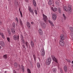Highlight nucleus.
<instances>
[{
	"mask_svg": "<svg viewBox=\"0 0 73 73\" xmlns=\"http://www.w3.org/2000/svg\"><path fill=\"white\" fill-rule=\"evenodd\" d=\"M68 9L67 7H65L63 8V9L64 11H66V12H68V11L69 13H72V8H71V6L69 5L68 6Z\"/></svg>",
	"mask_w": 73,
	"mask_h": 73,
	"instance_id": "f257e3e1",
	"label": "nucleus"
},
{
	"mask_svg": "<svg viewBox=\"0 0 73 73\" xmlns=\"http://www.w3.org/2000/svg\"><path fill=\"white\" fill-rule=\"evenodd\" d=\"M51 61L52 59H51V58H48L46 61V63L47 65H49L50 64V62H51Z\"/></svg>",
	"mask_w": 73,
	"mask_h": 73,
	"instance_id": "f03ea898",
	"label": "nucleus"
},
{
	"mask_svg": "<svg viewBox=\"0 0 73 73\" xmlns=\"http://www.w3.org/2000/svg\"><path fill=\"white\" fill-rule=\"evenodd\" d=\"M28 8L30 12L31 13L32 15L33 16H34V11H33V10L32 9V8H31V7L29 6Z\"/></svg>",
	"mask_w": 73,
	"mask_h": 73,
	"instance_id": "7ed1b4c3",
	"label": "nucleus"
},
{
	"mask_svg": "<svg viewBox=\"0 0 73 73\" xmlns=\"http://www.w3.org/2000/svg\"><path fill=\"white\" fill-rule=\"evenodd\" d=\"M52 58L53 61H55V62L56 63H58L57 62V59H56V57L54 56L53 55H52L51 56Z\"/></svg>",
	"mask_w": 73,
	"mask_h": 73,
	"instance_id": "20e7f679",
	"label": "nucleus"
},
{
	"mask_svg": "<svg viewBox=\"0 0 73 73\" xmlns=\"http://www.w3.org/2000/svg\"><path fill=\"white\" fill-rule=\"evenodd\" d=\"M59 43L60 45L61 46H64L65 43H64V41L63 40H60Z\"/></svg>",
	"mask_w": 73,
	"mask_h": 73,
	"instance_id": "39448f33",
	"label": "nucleus"
},
{
	"mask_svg": "<svg viewBox=\"0 0 73 73\" xmlns=\"http://www.w3.org/2000/svg\"><path fill=\"white\" fill-rule=\"evenodd\" d=\"M41 55L43 57L45 56V51L44 50V49L43 48L41 49Z\"/></svg>",
	"mask_w": 73,
	"mask_h": 73,
	"instance_id": "423d86ee",
	"label": "nucleus"
},
{
	"mask_svg": "<svg viewBox=\"0 0 73 73\" xmlns=\"http://www.w3.org/2000/svg\"><path fill=\"white\" fill-rule=\"evenodd\" d=\"M43 20L45 22L46 21V20H47V16L45 15H44V14H43Z\"/></svg>",
	"mask_w": 73,
	"mask_h": 73,
	"instance_id": "0eeeda50",
	"label": "nucleus"
},
{
	"mask_svg": "<svg viewBox=\"0 0 73 73\" xmlns=\"http://www.w3.org/2000/svg\"><path fill=\"white\" fill-rule=\"evenodd\" d=\"M30 45L31 46V48H34V46H35V45L34 44V42L33 41H31L30 42Z\"/></svg>",
	"mask_w": 73,
	"mask_h": 73,
	"instance_id": "6e6552de",
	"label": "nucleus"
},
{
	"mask_svg": "<svg viewBox=\"0 0 73 73\" xmlns=\"http://www.w3.org/2000/svg\"><path fill=\"white\" fill-rule=\"evenodd\" d=\"M52 18L53 20H54L55 21V20H56V18H57V16H56V15L55 14H54L53 15Z\"/></svg>",
	"mask_w": 73,
	"mask_h": 73,
	"instance_id": "1a4fd4ad",
	"label": "nucleus"
},
{
	"mask_svg": "<svg viewBox=\"0 0 73 73\" xmlns=\"http://www.w3.org/2000/svg\"><path fill=\"white\" fill-rule=\"evenodd\" d=\"M27 25L28 28H31V25L29 22H27Z\"/></svg>",
	"mask_w": 73,
	"mask_h": 73,
	"instance_id": "9d476101",
	"label": "nucleus"
},
{
	"mask_svg": "<svg viewBox=\"0 0 73 73\" xmlns=\"http://www.w3.org/2000/svg\"><path fill=\"white\" fill-rule=\"evenodd\" d=\"M0 44L1 45V46H2L4 47V46H5V44H4V42L3 41H0Z\"/></svg>",
	"mask_w": 73,
	"mask_h": 73,
	"instance_id": "9b49d317",
	"label": "nucleus"
},
{
	"mask_svg": "<svg viewBox=\"0 0 73 73\" xmlns=\"http://www.w3.org/2000/svg\"><path fill=\"white\" fill-rule=\"evenodd\" d=\"M53 0H49L48 2L49 5H52V4H53Z\"/></svg>",
	"mask_w": 73,
	"mask_h": 73,
	"instance_id": "f8f14e48",
	"label": "nucleus"
},
{
	"mask_svg": "<svg viewBox=\"0 0 73 73\" xmlns=\"http://www.w3.org/2000/svg\"><path fill=\"white\" fill-rule=\"evenodd\" d=\"M38 32L39 33L40 35H42V30H41V29H39L38 30Z\"/></svg>",
	"mask_w": 73,
	"mask_h": 73,
	"instance_id": "ddd939ff",
	"label": "nucleus"
},
{
	"mask_svg": "<svg viewBox=\"0 0 73 73\" xmlns=\"http://www.w3.org/2000/svg\"><path fill=\"white\" fill-rule=\"evenodd\" d=\"M19 22L21 27H23V22H22V21H21V19H20Z\"/></svg>",
	"mask_w": 73,
	"mask_h": 73,
	"instance_id": "4468645a",
	"label": "nucleus"
},
{
	"mask_svg": "<svg viewBox=\"0 0 73 73\" xmlns=\"http://www.w3.org/2000/svg\"><path fill=\"white\" fill-rule=\"evenodd\" d=\"M13 39L14 40H17V35H15L13 36Z\"/></svg>",
	"mask_w": 73,
	"mask_h": 73,
	"instance_id": "2eb2a0df",
	"label": "nucleus"
},
{
	"mask_svg": "<svg viewBox=\"0 0 73 73\" xmlns=\"http://www.w3.org/2000/svg\"><path fill=\"white\" fill-rule=\"evenodd\" d=\"M41 26L42 28H43V29H45V28H46V25H45L44 23L42 24Z\"/></svg>",
	"mask_w": 73,
	"mask_h": 73,
	"instance_id": "dca6fc26",
	"label": "nucleus"
},
{
	"mask_svg": "<svg viewBox=\"0 0 73 73\" xmlns=\"http://www.w3.org/2000/svg\"><path fill=\"white\" fill-rule=\"evenodd\" d=\"M33 3L34 7H36V1L35 0H33Z\"/></svg>",
	"mask_w": 73,
	"mask_h": 73,
	"instance_id": "f3484780",
	"label": "nucleus"
},
{
	"mask_svg": "<svg viewBox=\"0 0 73 73\" xmlns=\"http://www.w3.org/2000/svg\"><path fill=\"white\" fill-rule=\"evenodd\" d=\"M64 70L66 72H67V66H64Z\"/></svg>",
	"mask_w": 73,
	"mask_h": 73,
	"instance_id": "a211bd4d",
	"label": "nucleus"
},
{
	"mask_svg": "<svg viewBox=\"0 0 73 73\" xmlns=\"http://www.w3.org/2000/svg\"><path fill=\"white\" fill-rule=\"evenodd\" d=\"M49 23H50V24L52 26V27H54V24H53V22L50 21H49Z\"/></svg>",
	"mask_w": 73,
	"mask_h": 73,
	"instance_id": "6ab92c4d",
	"label": "nucleus"
},
{
	"mask_svg": "<svg viewBox=\"0 0 73 73\" xmlns=\"http://www.w3.org/2000/svg\"><path fill=\"white\" fill-rule=\"evenodd\" d=\"M60 40H64V36L61 35L60 37Z\"/></svg>",
	"mask_w": 73,
	"mask_h": 73,
	"instance_id": "aec40b11",
	"label": "nucleus"
},
{
	"mask_svg": "<svg viewBox=\"0 0 73 73\" xmlns=\"http://www.w3.org/2000/svg\"><path fill=\"white\" fill-rule=\"evenodd\" d=\"M52 71L53 73H56L57 72V69L55 68H53L52 69Z\"/></svg>",
	"mask_w": 73,
	"mask_h": 73,
	"instance_id": "412c9836",
	"label": "nucleus"
},
{
	"mask_svg": "<svg viewBox=\"0 0 73 73\" xmlns=\"http://www.w3.org/2000/svg\"><path fill=\"white\" fill-rule=\"evenodd\" d=\"M14 66L15 68H17L18 66V64L17 63L15 62L14 64Z\"/></svg>",
	"mask_w": 73,
	"mask_h": 73,
	"instance_id": "4be33fe9",
	"label": "nucleus"
},
{
	"mask_svg": "<svg viewBox=\"0 0 73 73\" xmlns=\"http://www.w3.org/2000/svg\"><path fill=\"white\" fill-rule=\"evenodd\" d=\"M21 69H22V70H23V72H24V71H25L24 66H23V65H21Z\"/></svg>",
	"mask_w": 73,
	"mask_h": 73,
	"instance_id": "5701e85b",
	"label": "nucleus"
},
{
	"mask_svg": "<svg viewBox=\"0 0 73 73\" xmlns=\"http://www.w3.org/2000/svg\"><path fill=\"white\" fill-rule=\"evenodd\" d=\"M52 8V10L54 12H56V11H57V9L56 7L54 8V9L53 8Z\"/></svg>",
	"mask_w": 73,
	"mask_h": 73,
	"instance_id": "b1692460",
	"label": "nucleus"
},
{
	"mask_svg": "<svg viewBox=\"0 0 73 73\" xmlns=\"http://www.w3.org/2000/svg\"><path fill=\"white\" fill-rule=\"evenodd\" d=\"M3 58L4 59H5V60H6L7 58V54L4 55L3 56Z\"/></svg>",
	"mask_w": 73,
	"mask_h": 73,
	"instance_id": "393cba45",
	"label": "nucleus"
},
{
	"mask_svg": "<svg viewBox=\"0 0 73 73\" xmlns=\"http://www.w3.org/2000/svg\"><path fill=\"white\" fill-rule=\"evenodd\" d=\"M37 65L38 68H40V63H39V62L37 63Z\"/></svg>",
	"mask_w": 73,
	"mask_h": 73,
	"instance_id": "a878e982",
	"label": "nucleus"
},
{
	"mask_svg": "<svg viewBox=\"0 0 73 73\" xmlns=\"http://www.w3.org/2000/svg\"><path fill=\"white\" fill-rule=\"evenodd\" d=\"M25 44L27 48H28V46L29 45V44L28 43V42H25Z\"/></svg>",
	"mask_w": 73,
	"mask_h": 73,
	"instance_id": "bb28decb",
	"label": "nucleus"
},
{
	"mask_svg": "<svg viewBox=\"0 0 73 73\" xmlns=\"http://www.w3.org/2000/svg\"><path fill=\"white\" fill-rule=\"evenodd\" d=\"M11 32L13 33L14 34L15 33V29H11Z\"/></svg>",
	"mask_w": 73,
	"mask_h": 73,
	"instance_id": "cd10ccee",
	"label": "nucleus"
},
{
	"mask_svg": "<svg viewBox=\"0 0 73 73\" xmlns=\"http://www.w3.org/2000/svg\"><path fill=\"white\" fill-rule=\"evenodd\" d=\"M58 11L59 13H61V9H60V8H58Z\"/></svg>",
	"mask_w": 73,
	"mask_h": 73,
	"instance_id": "c85d7f7f",
	"label": "nucleus"
},
{
	"mask_svg": "<svg viewBox=\"0 0 73 73\" xmlns=\"http://www.w3.org/2000/svg\"><path fill=\"white\" fill-rule=\"evenodd\" d=\"M33 58L34 59L35 61V62H36V56L35 54H33Z\"/></svg>",
	"mask_w": 73,
	"mask_h": 73,
	"instance_id": "c756f323",
	"label": "nucleus"
},
{
	"mask_svg": "<svg viewBox=\"0 0 73 73\" xmlns=\"http://www.w3.org/2000/svg\"><path fill=\"white\" fill-rule=\"evenodd\" d=\"M0 35H1V36L2 37V38H5L4 37V35L3 34V33H0Z\"/></svg>",
	"mask_w": 73,
	"mask_h": 73,
	"instance_id": "7c9ffc66",
	"label": "nucleus"
},
{
	"mask_svg": "<svg viewBox=\"0 0 73 73\" xmlns=\"http://www.w3.org/2000/svg\"><path fill=\"white\" fill-rule=\"evenodd\" d=\"M27 71L28 73H31V70H30L29 68L27 69Z\"/></svg>",
	"mask_w": 73,
	"mask_h": 73,
	"instance_id": "2f4dec72",
	"label": "nucleus"
},
{
	"mask_svg": "<svg viewBox=\"0 0 73 73\" xmlns=\"http://www.w3.org/2000/svg\"><path fill=\"white\" fill-rule=\"evenodd\" d=\"M21 40L23 42H24V37H21Z\"/></svg>",
	"mask_w": 73,
	"mask_h": 73,
	"instance_id": "473e14b6",
	"label": "nucleus"
},
{
	"mask_svg": "<svg viewBox=\"0 0 73 73\" xmlns=\"http://www.w3.org/2000/svg\"><path fill=\"white\" fill-rule=\"evenodd\" d=\"M34 11L35 13V15H37V10L35 9L34 10Z\"/></svg>",
	"mask_w": 73,
	"mask_h": 73,
	"instance_id": "72a5a7b5",
	"label": "nucleus"
},
{
	"mask_svg": "<svg viewBox=\"0 0 73 73\" xmlns=\"http://www.w3.org/2000/svg\"><path fill=\"white\" fill-rule=\"evenodd\" d=\"M70 31H71V32L73 31V27H70Z\"/></svg>",
	"mask_w": 73,
	"mask_h": 73,
	"instance_id": "f704fd0d",
	"label": "nucleus"
},
{
	"mask_svg": "<svg viewBox=\"0 0 73 73\" xmlns=\"http://www.w3.org/2000/svg\"><path fill=\"white\" fill-rule=\"evenodd\" d=\"M63 16L64 18V20H66V16H65V15L64 14H63Z\"/></svg>",
	"mask_w": 73,
	"mask_h": 73,
	"instance_id": "c9c22d12",
	"label": "nucleus"
},
{
	"mask_svg": "<svg viewBox=\"0 0 73 73\" xmlns=\"http://www.w3.org/2000/svg\"><path fill=\"white\" fill-rule=\"evenodd\" d=\"M7 40L8 41V42H10V38H9V37H7Z\"/></svg>",
	"mask_w": 73,
	"mask_h": 73,
	"instance_id": "e433bc0d",
	"label": "nucleus"
},
{
	"mask_svg": "<svg viewBox=\"0 0 73 73\" xmlns=\"http://www.w3.org/2000/svg\"><path fill=\"white\" fill-rule=\"evenodd\" d=\"M66 61H67V62H69L70 63V60L69 59H66Z\"/></svg>",
	"mask_w": 73,
	"mask_h": 73,
	"instance_id": "4c0bfd02",
	"label": "nucleus"
},
{
	"mask_svg": "<svg viewBox=\"0 0 73 73\" xmlns=\"http://www.w3.org/2000/svg\"><path fill=\"white\" fill-rule=\"evenodd\" d=\"M12 25L13 27H15V22H13L12 24Z\"/></svg>",
	"mask_w": 73,
	"mask_h": 73,
	"instance_id": "58836bf2",
	"label": "nucleus"
},
{
	"mask_svg": "<svg viewBox=\"0 0 73 73\" xmlns=\"http://www.w3.org/2000/svg\"><path fill=\"white\" fill-rule=\"evenodd\" d=\"M55 4H56V5H59V2L58 1H56L55 2Z\"/></svg>",
	"mask_w": 73,
	"mask_h": 73,
	"instance_id": "ea45409f",
	"label": "nucleus"
},
{
	"mask_svg": "<svg viewBox=\"0 0 73 73\" xmlns=\"http://www.w3.org/2000/svg\"><path fill=\"white\" fill-rule=\"evenodd\" d=\"M20 13L21 15V17H23V14H22V12H21V11H20Z\"/></svg>",
	"mask_w": 73,
	"mask_h": 73,
	"instance_id": "a19ab883",
	"label": "nucleus"
},
{
	"mask_svg": "<svg viewBox=\"0 0 73 73\" xmlns=\"http://www.w3.org/2000/svg\"><path fill=\"white\" fill-rule=\"evenodd\" d=\"M62 72H63V71L62 70V69L60 68V73H62Z\"/></svg>",
	"mask_w": 73,
	"mask_h": 73,
	"instance_id": "79ce46f5",
	"label": "nucleus"
},
{
	"mask_svg": "<svg viewBox=\"0 0 73 73\" xmlns=\"http://www.w3.org/2000/svg\"><path fill=\"white\" fill-rule=\"evenodd\" d=\"M28 47L29 48V49H31V45H30V44H29V46H28Z\"/></svg>",
	"mask_w": 73,
	"mask_h": 73,
	"instance_id": "37998d69",
	"label": "nucleus"
},
{
	"mask_svg": "<svg viewBox=\"0 0 73 73\" xmlns=\"http://www.w3.org/2000/svg\"><path fill=\"white\" fill-rule=\"evenodd\" d=\"M15 20L18 23H19V20H18V19H17V17H16V18L15 19Z\"/></svg>",
	"mask_w": 73,
	"mask_h": 73,
	"instance_id": "c03bdc74",
	"label": "nucleus"
},
{
	"mask_svg": "<svg viewBox=\"0 0 73 73\" xmlns=\"http://www.w3.org/2000/svg\"><path fill=\"white\" fill-rule=\"evenodd\" d=\"M25 1L26 3H28L29 1V0H25Z\"/></svg>",
	"mask_w": 73,
	"mask_h": 73,
	"instance_id": "a18cd8bd",
	"label": "nucleus"
},
{
	"mask_svg": "<svg viewBox=\"0 0 73 73\" xmlns=\"http://www.w3.org/2000/svg\"><path fill=\"white\" fill-rule=\"evenodd\" d=\"M13 73H17V72H16V71L15 70H13Z\"/></svg>",
	"mask_w": 73,
	"mask_h": 73,
	"instance_id": "49530a36",
	"label": "nucleus"
},
{
	"mask_svg": "<svg viewBox=\"0 0 73 73\" xmlns=\"http://www.w3.org/2000/svg\"><path fill=\"white\" fill-rule=\"evenodd\" d=\"M17 39L18 40H19V36L18 35L17 36Z\"/></svg>",
	"mask_w": 73,
	"mask_h": 73,
	"instance_id": "de8ad7c7",
	"label": "nucleus"
},
{
	"mask_svg": "<svg viewBox=\"0 0 73 73\" xmlns=\"http://www.w3.org/2000/svg\"><path fill=\"white\" fill-rule=\"evenodd\" d=\"M70 36H73V33H70Z\"/></svg>",
	"mask_w": 73,
	"mask_h": 73,
	"instance_id": "09e8293b",
	"label": "nucleus"
},
{
	"mask_svg": "<svg viewBox=\"0 0 73 73\" xmlns=\"http://www.w3.org/2000/svg\"><path fill=\"white\" fill-rule=\"evenodd\" d=\"M9 35L10 36L11 35V32H10V33H9Z\"/></svg>",
	"mask_w": 73,
	"mask_h": 73,
	"instance_id": "8fccbe9b",
	"label": "nucleus"
},
{
	"mask_svg": "<svg viewBox=\"0 0 73 73\" xmlns=\"http://www.w3.org/2000/svg\"><path fill=\"white\" fill-rule=\"evenodd\" d=\"M7 32L8 33H10V32H11V31H10L9 30H8Z\"/></svg>",
	"mask_w": 73,
	"mask_h": 73,
	"instance_id": "3c124183",
	"label": "nucleus"
},
{
	"mask_svg": "<svg viewBox=\"0 0 73 73\" xmlns=\"http://www.w3.org/2000/svg\"><path fill=\"white\" fill-rule=\"evenodd\" d=\"M31 24H34V22H31Z\"/></svg>",
	"mask_w": 73,
	"mask_h": 73,
	"instance_id": "603ef678",
	"label": "nucleus"
},
{
	"mask_svg": "<svg viewBox=\"0 0 73 73\" xmlns=\"http://www.w3.org/2000/svg\"><path fill=\"white\" fill-rule=\"evenodd\" d=\"M21 37H23V35L22 34H21Z\"/></svg>",
	"mask_w": 73,
	"mask_h": 73,
	"instance_id": "864d4df0",
	"label": "nucleus"
},
{
	"mask_svg": "<svg viewBox=\"0 0 73 73\" xmlns=\"http://www.w3.org/2000/svg\"><path fill=\"white\" fill-rule=\"evenodd\" d=\"M2 24V23L1 22H0V25H1Z\"/></svg>",
	"mask_w": 73,
	"mask_h": 73,
	"instance_id": "5fc2aeb1",
	"label": "nucleus"
},
{
	"mask_svg": "<svg viewBox=\"0 0 73 73\" xmlns=\"http://www.w3.org/2000/svg\"><path fill=\"white\" fill-rule=\"evenodd\" d=\"M23 48H25V46H24V45H23Z\"/></svg>",
	"mask_w": 73,
	"mask_h": 73,
	"instance_id": "6e6d98bb",
	"label": "nucleus"
},
{
	"mask_svg": "<svg viewBox=\"0 0 73 73\" xmlns=\"http://www.w3.org/2000/svg\"><path fill=\"white\" fill-rule=\"evenodd\" d=\"M17 3V5H19V3H18V2H16L15 3Z\"/></svg>",
	"mask_w": 73,
	"mask_h": 73,
	"instance_id": "4d7b16f0",
	"label": "nucleus"
},
{
	"mask_svg": "<svg viewBox=\"0 0 73 73\" xmlns=\"http://www.w3.org/2000/svg\"><path fill=\"white\" fill-rule=\"evenodd\" d=\"M0 49H1V46H0Z\"/></svg>",
	"mask_w": 73,
	"mask_h": 73,
	"instance_id": "13d9d810",
	"label": "nucleus"
},
{
	"mask_svg": "<svg viewBox=\"0 0 73 73\" xmlns=\"http://www.w3.org/2000/svg\"><path fill=\"white\" fill-rule=\"evenodd\" d=\"M41 11L42 12H43V11L42 10H41Z\"/></svg>",
	"mask_w": 73,
	"mask_h": 73,
	"instance_id": "bf43d9fd",
	"label": "nucleus"
},
{
	"mask_svg": "<svg viewBox=\"0 0 73 73\" xmlns=\"http://www.w3.org/2000/svg\"><path fill=\"white\" fill-rule=\"evenodd\" d=\"M19 11H20V8L19 9Z\"/></svg>",
	"mask_w": 73,
	"mask_h": 73,
	"instance_id": "052dcab7",
	"label": "nucleus"
},
{
	"mask_svg": "<svg viewBox=\"0 0 73 73\" xmlns=\"http://www.w3.org/2000/svg\"><path fill=\"white\" fill-rule=\"evenodd\" d=\"M5 73H7V71H5Z\"/></svg>",
	"mask_w": 73,
	"mask_h": 73,
	"instance_id": "680f3d73",
	"label": "nucleus"
},
{
	"mask_svg": "<svg viewBox=\"0 0 73 73\" xmlns=\"http://www.w3.org/2000/svg\"><path fill=\"white\" fill-rule=\"evenodd\" d=\"M72 68H73V65H72Z\"/></svg>",
	"mask_w": 73,
	"mask_h": 73,
	"instance_id": "e2e57ef3",
	"label": "nucleus"
},
{
	"mask_svg": "<svg viewBox=\"0 0 73 73\" xmlns=\"http://www.w3.org/2000/svg\"><path fill=\"white\" fill-rule=\"evenodd\" d=\"M72 64H73V61H72Z\"/></svg>",
	"mask_w": 73,
	"mask_h": 73,
	"instance_id": "0e129e2a",
	"label": "nucleus"
},
{
	"mask_svg": "<svg viewBox=\"0 0 73 73\" xmlns=\"http://www.w3.org/2000/svg\"><path fill=\"white\" fill-rule=\"evenodd\" d=\"M19 66H20V65H19Z\"/></svg>",
	"mask_w": 73,
	"mask_h": 73,
	"instance_id": "69168bd1",
	"label": "nucleus"
},
{
	"mask_svg": "<svg viewBox=\"0 0 73 73\" xmlns=\"http://www.w3.org/2000/svg\"><path fill=\"white\" fill-rule=\"evenodd\" d=\"M8 0V1H10V0Z\"/></svg>",
	"mask_w": 73,
	"mask_h": 73,
	"instance_id": "338daca9",
	"label": "nucleus"
},
{
	"mask_svg": "<svg viewBox=\"0 0 73 73\" xmlns=\"http://www.w3.org/2000/svg\"><path fill=\"white\" fill-rule=\"evenodd\" d=\"M58 0V1H59V0Z\"/></svg>",
	"mask_w": 73,
	"mask_h": 73,
	"instance_id": "774afa93",
	"label": "nucleus"
}]
</instances>
